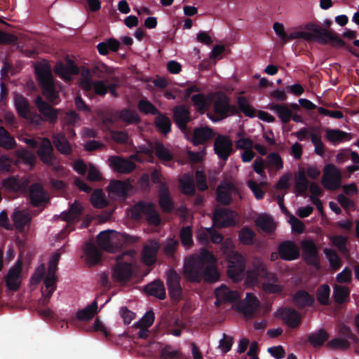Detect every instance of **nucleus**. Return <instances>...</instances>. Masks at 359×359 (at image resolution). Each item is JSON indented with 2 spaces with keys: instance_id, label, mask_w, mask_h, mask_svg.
<instances>
[{
  "instance_id": "obj_31",
  "label": "nucleus",
  "mask_w": 359,
  "mask_h": 359,
  "mask_svg": "<svg viewBox=\"0 0 359 359\" xmlns=\"http://www.w3.org/2000/svg\"><path fill=\"white\" fill-rule=\"evenodd\" d=\"M215 296L217 297L215 304L218 305L219 302H234L237 298V293L223 285L215 290Z\"/></svg>"
},
{
  "instance_id": "obj_1",
  "label": "nucleus",
  "mask_w": 359,
  "mask_h": 359,
  "mask_svg": "<svg viewBox=\"0 0 359 359\" xmlns=\"http://www.w3.org/2000/svg\"><path fill=\"white\" fill-rule=\"evenodd\" d=\"M183 273L187 280L196 283L201 281L214 283L220 278L215 257L212 252L205 248L185 259Z\"/></svg>"
},
{
  "instance_id": "obj_20",
  "label": "nucleus",
  "mask_w": 359,
  "mask_h": 359,
  "mask_svg": "<svg viewBox=\"0 0 359 359\" xmlns=\"http://www.w3.org/2000/svg\"><path fill=\"white\" fill-rule=\"evenodd\" d=\"M53 147L48 138L43 137L39 145L36 154L40 160L45 164H51L53 160H56L53 154Z\"/></svg>"
},
{
  "instance_id": "obj_54",
  "label": "nucleus",
  "mask_w": 359,
  "mask_h": 359,
  "mask_svg": "<svg viewBox=\"0 0 359 359\" xmlns=\"http://www.w3.org/2000/svg\"><path fill=\"white\" fill-rule=\"evenodd\" d=\"M90 203L96 208H103L108 204L102 189H95L90 196Z\"/></svg>"
},
{
  "instance_id": "obj_64",
  "label": "nucleus",
  "mask_w": 359,
  "mask_h": 359,
  "mask_svg": "<svg viewBox=\"0 0 359 359\" xmlns=\"http://www.w3.org/2000/svg\"><path fill=\"white\" fill-rule=\"evenodd\" d=\"M257 310V308L245 302H241L238 306V311L247 318L252 317Z\"/></svg>"
},
{
  "instance_id": "obj_9",
  "label": "nucleus",
  "mask_w": 359,
  "mask_h": 359,
  "mask_svg": "<svg viewBox=\"0 0 359 359\" xmlns=\"http://www.w3.org/2000/svg\"><path fill=\"white\" fill-rule=\"evenodd\" d=\"M133 273L132 263L118 261L113 269L111 276L114 281L125 284L131 279Z\"/></svg>"
},
{
  "instance_id": "obj_34",
  "label": "nucleus",
  "mask_w": 359,
  "mask_h": 359,
  "mask_svg": "<svg viewBox=\"0 0 359 359\" xmlns=\"http://www.w3.org/2000/svg\"><path fill=\"white\" fill-rule=\"evenodd\" d=\"M14 103L18 115L22 118H27L30 113V105L27 99L20 94H15Z\"/></svg>"
},
{
  "instance_id": "obj_15",
  "label": "nucleus",
  "mask_w": 359,
  "mask_h": 359,
  "mask_svg": "<svg viewBox=\"0 0 359 359\" xmlns=\"http://www.w3.org/2000/svg\"><path fill=\"white\" fill-rule=\"evenodd\" d=\"M276 316L282 319L290 328L299 327L301 323V316L297 311L292 308H282L277 311Z\"/></svg>"
},
{
  "instance_id": "obj_49",
  "label": "nucleus",
  "mask_w": 359,
  "mask_h": 359,
  "mask_svg": "<svg viewBox=\"0 0 359 359\" xmlns=\"http://www.w3.org/2000/svg\"><path fill=\"white\" fill-rule=\"evenodd\" d=\"M238 113L241 111L246 116L252 118L256 116V110L249 104L248 99L244 96H239L237 99Z\"/></svg>"
},
{
  "instance_id": "obj_52",
  "label": "nucleus",
  "mask_w": 359,
  "mask_h": 359,
  "mask_svg": "<svg viewBox=\"0 0 359 359\" xmlns=\"http://www.w3.org/2000/svg\"><path fill=\"white\" fill-rule=\"evenodd\" d=\"M306 31L307 32H294L290 33V34H287V43L290 41L299 39H304L306 41H316L317 34L309 30Z\"/></svg>"
},
{
  "instance_id": "obj_33",
  "label": "nucleus",
  "mask_w": 359,
  "mask_h": 359,
  "mask_svg": "<svg viewBox=\"0 0 359 359\" xmlns=\"http://www.w3.org/2000/svg\"><path fill=\"white\" fill-rule=\"evenodd\" d=\"M113 231L111 230L102 231L97 236L98 246L103 250L109 252H113L115 250L111 238V233Z\"/></svg>"
},
{
  "instance_id": "obj_36",
  "label": "nucleus",
  "mask_w": 359,
  "mask_h": 359,
  "mask_svg": "<svg viewBox=\"0 0 359 359\" xmlns=\"http://www.w3.org/2000/svg\"><path fill=\"white\" fill-rule=\"evenodd\" d=\"M182 194L187 196H193L196 193L194 180L192 175L184 174L179 181Z\"/></svg>"
},
{
  "instance_id": "obj_47",
  "label": "nucleus",
  "mask_w": 359,
  "mask_h": 359,
  "mask_svg": "<svg viewBox=\"0 0 359 359\" xmlns=\"http://www.w3.org/2000/svg\"><path fill=\"white\" fill-rule=\"evenodd\" d=\"M130 184L121 180H112L109 186V191L118 196L125 197L128 194Z\"/></svg>"
},
{
  "instance_id": "obj_5",
  "label": "nucleus",
  "mask_w": 359,
  "mask_h": 359,
  "mask_svg": "<svg viewBox=\"0 0 359 359\" xmlns=\"http://www.w3.org/2000/svg\"><path fill=\"white\" fill-rule=\"evenodd\" d=\"M143 215L146 216V220L149 224L154 226L161 224V216L156 211L154 203L140 201L134 205L132 213L133 217L136 220H140Z\"/></svg>"
},
{
  "instance_id": "obj_57",
  "label": "nucleus",
  "mask_w": 359,
  "mask_h": 359,
  "mask_svg": "<svg viewBox=\"0 0 359 359\" xmlns=\"http://www.w3.org/2000/svg\"><path fill=\"white\" fill-rule=\"evenodd\" d=\"M137 107L140 111L146 115H156L160 111L151 102L146 99L140 100L138 102Z\"/></svg>"
},
{
  "instance_id": "obj_4",
  "label": "nucleus",
  "mask_w": 359,
  "mask_h": 359,
  "mask_svg": "<svg viewBox=\"0 0 359 359\" xmlns=\"http://www.w3.org/2000/svg\"><path fill=\"white\" fill-rule=\"evenodd\" d=\"M214 114L208 113V117L213 122L222 121L229 116L238 114V110L236 105L230 104L229 97L219 93L213 101Z\"/></svg>"
},
{
  "instance_id": "obj_17",
  "label": "nucleus",
  "mask_w": 359,
  "mask_h": 359,
  "mask_svg": "<svg viewBox=\"0 0 359 359\" xmlns=\"http://www.w3.org/2000/svg\"><path fill=\"white\" fill-rule=\"evenodd\" d=\"M160 248V245L156 240H150L147 243L142 251V261L147 265L151 266L156 261L157 253Z\"/></svg>"
},
{
  "instance_id": "obj_53",
  "label": "nucleus",
  "mask_w": 359,
  "mask_h": 359,
  "mask_svg": "<svg viewBox=\"0 0 359 359\" xmlns=\"http://www.w3.org/2000/svg\"><path fill=\"white\" fill-rule=\"evenodd\" d=\"M330 287L327 284H323L317 289L316 298L319 304L324 306L330 304Z\"/></svg>"
},
{
  "instance_id": "obj_19",
  "label": "nucleus",
  "mask_w": 359,
  "mask_h": 359,
  "mask_svg": "<svg viewBox=\"0 0 359 359\" xmlns=\"http://www.w3.org/2000/svg\"><path fill=\"white\" fill-rule=\"evenodd\" d=\"M29 199L34 207H39L49 201L46 197V191L40 183H34L29 187Z\"/></svg>"
},
{
  "instance_id": "obj_62",
  "label": "nucleus",
  "mask_w": 359,
  "mask_h": 359,
  "mask_svg": "<svg viewBox=\"0 0 359 359\" xmlns=\"http://www.w3.org/2000/svg\"><path fill=\"white\" fill-rule=\"evenodd\" d=\"M154 313L150 310L146 312L143 317L135 324V326L148 328L154 323Z\"/></svg>"
},
{
  "instance_id": "obj_21",
  "label": "nucleus",
  "mask_w": 359,
  "mask_h": 359,
  "mask_svg": "<svg viewBox=\"0 0 359 359\" xmlns=\"http://www.w3.org/2000/svg\"><path fill=\"white\" fill-rule=\"evenodd\" d=\"M292 301L293 304L299 309L311 307L315 304L314 297L304 290H297L292 295Z\"/></svg>"
},
{
  "instance_id": "obj_8",
  "label": "nucleus",
  "mask_w": 359,
  "mask_h": 359,
  "mask_svg": "<svg viewBox=\"0 0 359 359\" xmlns=\"http://www.w3.org/2000/svg\"><path fill=\"white\" fill-rule=\"evenodd\" d=\"M245 270V262L243 257L241 255L236 254L229 260L227 269L229 277L232 279L233 282L238 283L243 279Z\"/></svg>"
},
{
  "instance_id": "obj_37",
  "label": "nucleus",
  "mask_w": 359,
  "mask_h": 359,
  "mask_svg": "<svg viewBox=\"0 0 359 359\" xmlns=\"http://www.w3.org/2000/svg\"><path fill=\"white\" fill-rule=\"evenodd\" d=\"M82 210L81 204L76 201L69 206L68 212H63L61 214L62 219L67 222H72L79 218Z\"/></svg>"
},
{
  "instance_id": "obj_32",
  "label": "nucleus",
  "mask_w": 359,
  "mask_h": 359,
  "mask_svg": "<svg viewBox=\"0 0 359 359\" xmlns=\"http://www.w3.org/2000/svg\"><path fill=\"white\" fill-rule=\"evenodd\" d=\"M154 126L160 133L166 135L171 131L172 122L169 117L159 111L156 115Z\"/></svg>"
},
{
  "instance_id": "obj_42",
  "label": "nucleus",
  "mask_w": 359,
  "mask_h": 359,
  "mask_svg": "<svg viewBox=\"0 0 359 359\" xmlns=\"http://www.w3.org/2000/svg\"><path fill=\"white\" fill-rule=\"evenodd\" d=\"M310 184L304 171H299L294 184L295 192L297 195L305 196Z\"/></svg>"
},
{
  "instance_id": "obj_23",
  "label": "nucleus",
  "mask_w": 359,
  "mask_h": 359,
  "mask_svg": "<svg viewBox=\"0 0 359 359\" xmlns=\"http://www.w3.org/2000/svg\"><path fill=\"white\" fill-rule=\"evenodd\" d=\"M214 132L209 127H198L194 130L191 142L194 146L203 144L212 138Z\"/></svg>"
},
{
  "instance_id": "obj_18",
  "label": "nucleus",
  "mask_w": 359,
  "mask_h": 359,
  "mask_svg": "<svg viewBox=\"0 0 359 359\" xmlns=\"http://www.w3.org/2000/svg\"><path fill=\"white\" fill-rule=\"evenodd\" d=\"M158 204L162 211L170 213L174 210V203L171 198L168 185L161 183L158 188Z\"/></svg>"
},
{
  "instance_id": "obj_7",
  "label": "nucleus",
  "mask_w": 359,
  "mask_h": 359,
  "mask_svg": "<svg viewBox=\"0 0 359 359\" xmlns=\"http://www.w3.org/2000/svg\"><path fill=\"white\" fill-rule=\"evenodd\" d=\"M165 276L170 298L175 301H180L182 294V288L180 284L181 276L174 269H168L165 273Z\"/></svg>"
},
{
  "instance_id": "obj_39",
  "label": "nucleus",
  "mask_w": 359,
  "mask_h": 359,
  "mask_svg": "<svg viewBox=\"0 0 359 359\" xmlns=\"http://www.w3.org/2000/svg\"><path fill=\"white\" fill-rule=\"evenodd\" d=\"M97 313V302L94 300L90 305L76 312V318L81 321H87L93 318Z\"/></svg>"
},
{
  "instance_id": "obj_16",
  "label": "nucleus",
  "mask_w": 359,
  "mask_h": 359,
  "mask_svg": "<svg viewBox=\"0 0 359 359\" xmlns=\"http://www.w3.org/2000/svg\"><path fill=\"white\" fill-rule=\"evenodd\" d=\"M278 255L280 259L292 261L299 257V251L293 241H285L280 243L278 248Z\"/></svg>"
},
{
  "instance_id": "obj_10",
  "label": "nucleus",
  "mask_w": 359,
  "mask_h": 359,
  "mask_svg": "<svg viewBox=\"0 0 359 359\" xmlns=\"http://www.w3.org/2000/svg\"><path fill=\"white\" fill-rule=\"evenodd\" d=\"M22 271V264L20 260H18L15 265L11 267L5 276L6 286L8 290L17 291L21 285V273Z\"/></svg>"
},
{
  "instance_id": "obj_27",
  "label": "nucleus",
  "mask_w": 359,
  "mask_h": 359,
  "mask_svg": "<svg viewBox=\"0 0 359 359\" xmlns=\"http://www.w3.org/2000/svg\"><path fill=\"white\" fill-rule=\"evenodd\" d=\"M144 292L151 296H154L161 300L165 298V289L162 280L158 279L148 283L144 287Z\"/></svg>"
},
{
  "instance_id": "obj_60",
  "label": "nucleus",
  "mask_w": 359,
  "mask_h": 359,
  "mask_svg": "<svg viewBox=\"0 0 359 359\" xmlns=\"http://www.w3.org/2000/svg\"><path fill=\"white\" fill-rule=\"evenodd\" d=\"M57 277L56 274L47 273L44 278L45 289L44 291L48 292L49 295H53V293L57 288L56 283Z\"/></svg>"
},
{
  "instance_id": "obj_59",
  "label": "nucleus",
  "mask_w": 359,
  "mask_h": 359,
  "mask_svg": "<svg viewBox=\"0 0 359 359\" xmlns=\"http://www.w3.org/2000/svg\"><path fill=\"white\" fill-rule=\"evenodd\" d=\"M338 333L341 338L346 339L347 340L349 339L355 344L359 343L358 337L352 332L351 328L348 326L344 324L339 325Z\"/></svg>"
},
{
  "instance_id": "obj_25",
  "label": "nucleus",
  "mask_w": 359,
  "mask_h": 359,
  "mask_svg": "<svg viewBox=\"0 0 359 359\" xmlns=\"http://www.w3.org/2000/svg\"><path fill=\"white\" fill-rule=\"evenodd\" d=\"M36 105L46 121L55 123L57 119V111L53 109L49 104L42 100L41 97L36 99Z\"/></svg>"
},
{
  "instance_id": "obj_29",
  "label": "nucleus",
  "mask_w": 359,
  "mask_h": 359,
  "mask_svg": "<svg viewBox=\"0 0 359 359\" xmlns=\"http://www.w3.org/2000/svg\"><path fill=\"white\" fill-rule=\"evenodd\" d=\"M52 139L53 144L61 154L69 155L72 153V146L63 133L53 134Z\"/></svg>"
},
{
  "instance_id": "obj_6",
  "label": "nucleus",
  "mask_w": 359,
  "mask_h": 359,
  "mask_svg": "<svg viewBox=\"0 0 359 359\" xmlns=\"http://www.w3.org/2000/svg\"><path fill=\"white\" fill-rule=\"evenodd\" d=\"M341 172L334 165L328 164L325 166L321 183L325 189L330 191L339 189L341 186Z\"/></svg>"
},
{
  "instance_id": "obj_11",
  "label": "nucleus",
  "mask_w": 359,
  "mask_h": 359,
  "mask_svg": "<svg viewBox=\"0 0 359 359\" xmlns=\"http://www.w3.org/2000/svg\"><path fill=\"white\" fill-rule=\"evenodd\" d=\"M214 151L220 159L226 161L233 151L230 138L224 135L217 136L214 142Z\"/></svg>"
},
{
  "instance_id": "obj_63",
  "label": "nucleus",
  "mask_w": 359,
  "mask_h": 359,
  "mask_svg": "<svg viewBox=\"0 0 359 359\" xmlns=\"http://www.w3.org/2000/svg\"><path fill=\"white\" fill-rule=\"evenodd\" d=\"M327 345L333 349L346 350L349 348L351 343L346 339L334 338L330 340Z\"/></svg>"
},
{
  "instance_id": "obj_46",
  "label": "nucleus",
  "mask_w": 359,
  "mask_h": 359,
  "mask_svg": "<svg viewBox=\"0 0 359 359\" xmlns=\"http://www.w3.org/2000/svg\"><path fill=\"white\" fill-rule=\"evenodd\" d=\"M255 232L248 226H243L238 231L239 241L246 245H252L255 243Z\"/></svg>"
},
{
  "instance_id": "obj_40",
  "label": "nucleus",
  "mask_w": 359,
  "mask_h": 359,
  "mask_svg": "<svg viewBox=\"0 0 359 359\" xmlns=\"http://www.w3.org/2000/svg\"><path fill=\"white\" fill-rule=\"evenodd\" d=\"M255 224L264 232L268 233H272L276 229L273 219L269 215H259L255 221Z\"/></svg>"
},
{
  "instance_id": "obj_55",
  "label": "nucleus",
  "mask_w": 359,
  "mask_h": 359,
  "mask_svg": "<svg viewBox=\"0 0 359 359\" xmlns=\"http://www.w3.org/2000/svg\"><path fill=\"white\" fill-rule=\"evenodd\" d=\"M328 337L327 332L325 330L320 329L318 332L311 334L308 340L313 346H319L327 340Z\"/></svg>"
},
{
  "instance_id": "obj_3",
  "label": "nucleus",
  "mask_w": 359,
  "mask_h": 359,
  "mask_svg": "<svg viewBox=\"0 0 359 359\" xmlns=\"http://www.w3.org/2000/svg\"><path fill=\"white\" fill-rule=\"evenodd\" d=\"M304 28L317 34L316 42L320 44H327L330 43L332 46L346 48L352 55L359 57L355 50L339 37V36L332 30L325 29L316 22H309L306 23Z\"/></svg>"
},
{
  "instance_id": "obj_26",
  "label": "nucleus",
  "mask_w": 359,
  "mask_h": 359,
  "mask_svg": "<svg viewBox=\"0 0 359 359\" xmlns=\"http://www.w3.org/2000/svg\"><path fill=\"white\" fill-rule=\"evenodd\" d=\"M302 248L305 261L309 264L316 266L318 264V259L315 243L311 241H305L302 243Z\"/></svg>"
},
{
  "instance_id": "obj_22",
  "label": "nucleus",
  "mask_w": 359,
  "mask_h": 359,
  "mask_svg": "<svg viewBox=\"0 0 359 359\" xmlns=\"http://www.w3.org/2000/svg\"><path fill=\"white\" fill-rule=\"evenodd\" d=\"M173 120L181 131L185 132L187 123L191 121L189 110L184 105L175 107L173 110Z\"/></svg>"
},
{
  "instance_id": "obj_48",
  "label": "nucleus",
  "mask_w": 359,
  "mask_h": 359,
  "mask_svg": "<svg viewBox=\"0 0 359 359\" xmlns=\"http://www.w3.org/2000/svg\"><path fill=\"white\" fill-rule=\"evenodd\" d=\"M85 254L88 261L93 264H97L100 259L102 253L100 250L92 243H88L85 248Z\"/></svg>"
},
{
  "instance_id": "obj_38",
  "label": "nucleus",
  "mask_w": 359,
  "mask_h": 359,
  "mask_svg": "<svg viewBox=\"0 0 359 359\" xmlns=\"http://www.w3.org/2000/svg\"><path fill=\"white\" fill-rule=\"evenodd\" d=\"M120 47V43L114 38H110L108 40L100 42L97 45V49L102 55H106L109 50L117 52Z\"/></svg>"
},
{
  "instance_id": "obj_58",
  "label": "nucleus",
  "mask_w": 359,
  "mask_h": 359,
  "mask_svg": "<svg viewBox=\"0 0 359 359\" xmlns=\"http://www.w3.org/2000/svg\"><path fill=\"white\" fill-rule=\"evenodd\" d=\"M216 200L218 203L227 205L231 203V194L229 190L224 189L222 187H219L216 191Z\"/></svg>"
},
{
  "instance_id": "obj_2",
  "label": "nucleus",
  "mask_w": 359,
  "mask_h": 359,
  "mask_svg": "<svg viewBox=\"0 0 359 359\" xmlns=\"http://www.w3.org/2000/svg\"><path fill=\"white\" fill-rule=\"evenodd\" d=\"M34 72L43 95L51 103L56 104L59 101V93L56 89L51 67L47 60L37 62Z\"/></svg>"
},
{
  "instance_id": "obj_14",
  "label": "nucleus",
  "mask_w": 359,
  "mask_h": 359,
  "mask_svg": "<svg viewBox=\"0 0 359 359\" xmlns=\"http://www.w3.org/2000/svg\"><path fill=\"white\" fill-rule=\"evenodd\" d=\"M29 181L27 179H19L16 176H10L2 181L3 188L10 192H27Z\"/></svg>"
},
{
  "instance_id": "obj_56",
  "label": "nucleus",
  "mask_w": 359,
  "mask_h": 359,
  "mask_svg": "<svg viewBox=\"0 0 359 359\" xmlns=\"http://www.w3.org/2000/svg\"><path fill=\"white\" fill-rule=\"evenodd\" d=\"M162 359H184L183 354L179 350L174 349L172 346L166 345L161 350Z\"/></svg>"
},
{
  "instance_id": "obj_50",
  "label": "nucleus",
  "mask_w": 359,
  "mask_h": 359,
  "mask_svg": "<svg viewBox=\"0 0 359 359\" xmlns=\"http://www.w3.org/2000/svg\"><path fill=\"white\" fill-rule=\"evenodd\" d=\"M154 151L156 157L161 161H171L173 159V156L170 150L166 148L163 143L156 142L154 144Z\"/></svg>"
},
{
  "instance_id": "obj_61",
  "label": "nucleus",
  "mask_w": 359,
  "mask_h": 359,
  "mask_svg": "<svg viewBox=\"0 0 359 359\" xmlns=\"http://www.w3.org/2000/svg\"><path fill=\"white\" fill-rule=\"evenodd\" d=\"M180 241L183 245L191 246L193 244L192 230L191 226H184L180 230Z\"/></svg>"
},
{
  "instance_id": "obj_51",
  "label": "nucleus",
  "mask_w": 359,
  "mask_h": 359,
  "mask_svg": "<svg viewBox=\"0 0 359 359\" xmlns=\"http://www.w3.org/2000/svg\"><path fill=\"white\" fill-rule=\"evenodd\" d=\"M266 166L269 169L279 170L283 168V161L281 156L276 152L270 153L266 158Z\"/></svg>"
},
{
  "instance_id": "obj_24",
  "label": "nucleus",
  "mask_w": 359,
  "mask_h": 359,
  "mask_svg": "<svg viewBox=\"0 0 359 359\" xmlns=\"http://www.w3.org/2000/svg\"><path fill=\"white\" fill-rule=\"evenodd\" d=\"M109 161L113 168L120 173H130L135 168L133 161L119 156H111Z\"/></svg>"
},
{
  "instance_id": "obj_12",
  "label": "nucleus",
  "mask_w": 359,
  "mask_h": 359,
  "mask_svg": "<svg viewBox=\"0 0 359 359\" xmlns=\"http://www.w3.org/2000/svg\"><path fill=\"white\" fill-rule=\"evenodd\" d=\"M213 225L218 228H225L233 226L235 220L233 212L228 208H217L213 212Z\"/></svg>"
},
{
  "instance_id": "obj_13",
  "label": "nucleus",
  "mask_w": 359,
  "mask_h": 359,
  "mask_svg": "<svg viewBox=\"0 0 359 359\" xmlns=\"http://www.w3.org/2000/svg\"><path fill=\"white\" fill-rule=\"evenodd\" d=\"M54 72L65 81H70L73 75L79 74V68L74 61L69 59L66 64L61 61L57 62L54 67Z\"/></svg>"
},
{
  "instance_id": "obj_44",
  "label": "nucleus",
  "mask_w": 359,
  "mask_h": 359,
  "mask_svg": "<svg viewBox=\"0 0 359 359\" xmlns=\"http://www.w3.org/2000/svg\"><path fill=\"white\" fill-rule=\"evenodd\" d=\"M350 290L346 286L335 285L333 291V299L338 304H342L349 299Z\"/></svg>"
},
{
  "instance_id": "obj_35",
  "label": "nucleus",
  "mask_w": 359,
  "mask_h": 359,
  "mask_svg": "<svg viewBox=\"0 0 359 359\" xmlns=\"http://www.w3.org/2000/svg\"><path fill=\"white\" fill-rule=\"evenodd\" d=\"M191 100L196 111L200 114H204L210 107V100L203 93L194 95Z\"/></svg>"
},
{
  "instance_id": "obj_30",
  "label": "nucleus",
  "mask_w": 359,
  "mask_h": 359,
  "mask_svg": "<svg viewBox=\"0 0 359 359\" xmlns=\"http://www.w3.org/2000/svg\"><path fill=\"white\" fill-rule=\"evenodd\" d=\"M269 109L276 114L283 123H287L291 120L292 111L286 104H271Z\"/></svg>"
},
{
  "instance_id": "obj_28",
  "label": "nucleus",
  "mask_w": 359,
  "mask_h": 359,
  "mask_svg": "<svg viewBox=\"0 0 359 359\" xmlns=\"http://www.w3.org/2000/svg\"><path fill=\"white\" fill-rule=\"evenodd\" d=\"M15 227L20 232H23L26 226H30L32 217L28 212L23 210H16L12 215Z\"/></svg>"
},
{
  "instance_id": "obj_43",
  "label": "nucleus",
  "mask_w": 359,
  "mask_h": 359,
  "mask_svg": "<svg viewBox=\"0 0 359 359\" xmlns=\"http://www.w3.org/2000/svg\"><path fill=\"white\" fill-rule=\"evenodd\" d=\"M17 143L14 137L3 126H0V147L7 149H13Z\"/></svg>"
},
{
  "instance_id": "obj_41",
  "label": "nucleus",
  "mask_w": 359,
  "mask_h": 359,
  "mask_svg": "<svg viewBox=\"0 0 359 359\" xmlns=\"http://www.w3.org/2000/svg\"><path fill=\"white\" fill-rule=\"evenodd\" d=\"M118 118L127 125L137 124L141 121V118L136 111L127 108L119 111Z\"/></svg>"
},
{
  "instance_id": "obj_45",
  "label": "nucleus",
  "mask_w": 359,
  "mask_h": 359,
  "mask_svg": "<svg viewBox=\"0 0 359 359\" xmlns=\"http://www.w3.org/2000/svg\"><path fill=\"white\" fill-rule=\"evenodd\" d=\"M326 138L332 143H339L344 140H349L351 135L339 129H327Z\"/></svg>"
}]
</instances>
